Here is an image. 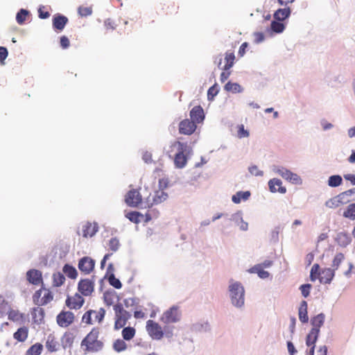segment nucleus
Masks as SVG:
<instances>
[{
  "label": "nucleus",
  "mask_w": 355,
  "mask_h": 355,
  "mask_svg": "<svg viewBox=\"0 0 355 355\" xmlns=\"http://www.w3.org/2000/svg\"><path fill=\"white\" fill-rule=\"evenodd\" d=\"M99 331L93 329L90 333L83 340L82 346L85 345L86 349L89 352H98L103 347V343L98 340Z\"/></svg>",
  "instance_id": "2"
},
{
  "label": "nucleus",
  "mask_w": 355,
  "mask_h": 355,
  "mask_svg": "<svg viewBox=\"0 0 355 355\" xmlns=\"http://www.w3.org/2000/svg\"><path fill=\"white\" fill-rule=\"evenodd\" d=\"M345 204L344 202H343L342 198H340V195L329 199L325 202V205L329 208H336L339 207L340 205Z\"/></svg>",
  "instance_id": "33"
},
{
  "label": "nucleus",
  "mask_w": 355,
  "mask_h": 355,
  "mask_svg": "<svg viewBox=\"0 0 355 355\" xmlns=\"http://www.w3.org/2000/svg\"><path fill=\"white\" fill-rule=\"evenodd\" d=\"M97 227L91 223H87L83 226V236L92 237L97 232Z\"/></svg>",
  "instance_id": "32"
},
{
  "label": "nucleus",
  "mask_w": 355,
  "mask_h": 355,
  "mask_svg": "<svg viewBox=\"0 0 355 355\" xmlns=\"http://www.w3.org/2000/svg\"><path fill=\"white\" fill-rule=\"evenodd\" d=\"M62 345L64 349L69 348L73 343V337L71 334H64L61 339Z\"/></svg>",
  "instance_id": "38"
},
{
  "label": "nucleus",
  "mask_w": 355,
  "mask_h": 355,
  "mask_svg": "<svg viewBox=\"0 0 355 355\" xmlns=\"http://www.w3.org/2000/svg\"><path fill=\"white\" fill-rule=\"evenodd\" d=\"M266 37H269L266 35V30L264 32H255L254 33V41L256 44H259L263 42Z\"/></svg>",
  "instance_id": "54"
},
{
  "label": "nucleus",
  "mask_w": 355,
  "mask_h": 355,
  "mask_svg": "<svg viewBox=\"0 0 355 355\" xmlns=\"http://www.w3.org/2000/svg\"><path fill=\"white\" fill-rule=\"evenodd\" d=\"M343 183V178L340 175H333L329 177L327 184L330 187H337Z\"/></svg>",
  "instance_id": "36"
},
{
  "label": "nucleus",
  "mask_w": 355,
  "mask_h": 355,
  "mask_svg": "<svg viewBox=\"0 0 355 355\" xmlns=\"http://www.w3.org/2000/svg\"><path fill=\"white\" fill-rule=\"evenodd\" d=\"M94 282L88 279H81L78 285V291L85 296H89L94 291Z\"/></svg>",
  "instance_id": "8"
},
{
  "label": "nucleus",
  "mask_w": 355,
  "mask_h": 355,
  "mask_svg": "<svg viewBox=\"0 0 355 355\" xmlns=\"http://www.w3.org/2000/svg\"><path fill=\"white\" fill-rule=\"evenodd\" d=\"M196 124L191 120L184 119L179 124V132L180 134L190 135L196 129Z\"/></svg>",
  "instance_id": "9"
},
{
  "label": "nucleus",
  "mask_w": 355,
  "mask_h": 355,
  "mask_svg": "<svg viewBox=\"0 0 355 355\" xmlns=\"http://www.w3.org/2000/svg\"><path fill=\"white\" fill-rule=\"evenodd\" d=\"M227 294L231 305L238 311H243L245 306V291L243 284L230 279Z\"/></svg>",
  "instance_id": "1"
},
{
  "label": "nucleus",
  "mask_w": 355,
  "mask_h": 355,
  "mask_svg": "<svg viewBox=\"0 0 355 355\" xmlns=\"http://www.w3.org/2000/svg\"><path fill=\"white\" fill-rule=\"evenodd\" d=\"M193 332H207L210 330V325L207 321H200L193 324L190 328Z\"/></svg>",
  "instance_id": "20"
},
{
  "label": "nucleus",
  "mask_w": 355,
  "mask_h": 355,
  "mask_svg": "<svg viewBox=\"0 0 355 355\" xmlns=\"http://www.w3.org/2000/svg\"><path fill=\"white\" fill-rule=\"evenodd\" d=\"M146 329L153 339L161 340L164 336V332L161 326L151 320L147 321Z\"/></svg>",
  "instance_id": "5"
},
{
  "label": "nucleus",
  "mask_w": 355,
  "mask_h": 355,
  "mask_svg": "<svg viewBox=\"0 0 355 355\" xmlns=\"http://www.w3.org/2000/svg\"><path fill=\"white\" fill-rule=\"evenodd\" d=\"M191 120L195 123H200L205 119L204 110L201 106H195L190 111Z\"/></svg>",
  "instance_id": "14"
},
{
  "label": "nucleus",
  "mask_w": 355,
  "mask_h": 355,
  "mask_svg": "<svg viewBox=\"0 0 355 355\" xmlns=\"http://www.w3.org/2000/svg\"><path fill=\"white\" fill-rule=\"evenodd\" d=\"M343 216L350 220H355V203L349 205L343 212Z\"/></svg>",
  "instance_id": "39"
},
{
  "label": "nucleus",
  "mask_w": 355,
  "mask_h": 355,
  "mask_svg": "<svg viewBox=\"0 0 355 355\" xmlns=\"http://www.w3.org/2000/svg\"><path fill=\"white\" fill-rule=\"evenodd\" d=\"M43 349L42 344L36 343L32 345L26 352L25 355H40Z\"/></svg>",
  "instance_id": "40"
},
{
  "label": "nucleus",
  "mask_w": 355,
  "mask_h": 355,
  "mask_svg": "<svg viewBox=\"0 0 355 355\" xmlns=\"http://www.w3.org/2000/svg\"><path fill=\"white\" fill-rule=\"evenodd\" d=\"M164 336L168 339H171L173 336V327L165 326L162 329Z\"/></svg>",
  "instance_id": "63"
},
{
  "label": "nucleus",
  "mask_w": 355,
  "mask_h": 355,
  "mask_svg": "<svg viewBox=\"0 0 355 355\" xmlns=\"http://www.w3.org/2000/svg\"><path fill=\"white\" fill-rule=\"evenodd\" d=\"M59 344L55 340L54 336L50 334L47 337L46 342V347L50 352H56L58 349Z\"/></svg>",
  "instance_id": "28"
},
{
  "label": "nucleus",
  "mask_w": 355,
  "mask_h": 355,
  "mask_svg": "<svg viewBox=\"0 0 355 355\" xmlns=\"http://www.w3.org/2000/svg\"><path fill=\"white\" fill-rule=\"evenodd\" d=\"M291 14L289 8L278 9L273 15L274 20L271 22L282 21L285 20Z\"/></svg>",
  "instance_id": "22"
},
{
  "label": "nucleus",
  "mask_w": 355,
  "mask_h": 355,
  "mask_svg": "<svg viewBox=\"0 0 355 355\" xmlns=\"http://www.w3.org/2000/svg\"><path fill=\"white\" fill-rule=\"evenodd\" d=\"M345 259V256L343 253L340 252L336 254V256L334 258L333 262H332V267L333 269L337 270L340 265V263L343 261Z\"/></svg>",
  "instance_id": "47"
},
{
  "label": "nucleus",
  "mask_w": 355,
  "mask_h": 355,
  "mask_svg": "<svg viewBox=\"0 0 355 355\" xmlns=\"http://www.w3.org/2000/svg\"><path fill=\"white\" fill-rule=\"evenodd\" d=\"M114 349L117 352H121L126 349L127 345L125 342L121 339H117L113 345Z\"/></svg>",
  "instance_id": "46"
},
{
  "label": "nucleus",
  "mask_w": 355,
  "mask_h": 355,
  "mask_svg": "<svg viewBox=\"0 0 355 355\" xmlns=\"http://www.w3.org/2000/svg\"><path fill=\"white\" fill-rule=\"evenodd\" d=\"M335 275L334 270L330 268H324L322 270L319 277L322 284H330Z\"/></svg>",
  "instance_id": "18"
},
{
  "label": "nucleus",
  "mask_w": 355,
  "mask_h": 355,
  "mask_svg": "<svg viewBox=\"0 0 355 355\" xmlns=\"http://www.w3.org/2000/svg\"><path fill=\"white\" fill-rule=\"evenodd\" d=\"M307 302L304 300L302 301L299 308V319L302 323H306L309 321L307 313Z\"/></svg>",
  "instance_id": "23"
},
{
  "label": "nucleus",
  "mask_w": 355,
  "mask_h": 355,
  "mask_svg": "<svg viewBox=\"0 0 355 355\" xmlns=\"http://www.w3.org/2000/svg\"><path fill=\"white\" fill-rule=\"evenodd\" d=\"M95 261L89 257H84L79 260L78 268L85 274H89L94 268Z\"/></svg>",
  "instance_id": "6"
},
{
  "label": "nucleus",
  "mask_w": 355,
  "mask_h": 355,
  "mask_svg": "<svg viewBox=\"0 0 355 355\" xmlns=\"http://www.w3.org/2000/svg\"><path fill=\"white\" fill-rule=\"evenodd\" d=\"M339 195L345 204L352 200H355V188L343 191L339 193Z\"/></svg>",
  "instance_id": "30"
},
{
  "label": "nucleus",
  "mask_w": 355,
  "mask_h": 355,
  "mask_svg": "<svg viewBox=\"0 0 355 355\" xmlns=\"http://www.w3.org/2000/svg\"><path fill=\"white\" fill-rule=\"evenodd\" d=\"M33 319L37 324H41L44 319V311L42 308L35 307L32 312Z\"/></svg>",
  "instance_id": "31"
},
{
  "label": "nucleus",
  "mask_w": 355,
  "mask_h": 355,
  "mask_svg": "<svg viewBox=\"0 0 355 355\" xmlns=\"http://www.w3.org/2000/svg\"><path fill=\"white\" fill-rule=\"evenodd\" d=\"M74 315L71 311H62L57 316V322L62 327L69 326L73 321Z\"/></svg>",
  "instance_id": "10"
},
{
  "label": "nucleus",
  "mask_w": 355,
  "mask_h": 355,
  "mask_svg": "<svg viewBox=\"0 0 355 355\" xmlns=\"http://www.w3.org/2000/svg\"><path fill=\"white\" fill-rule=\"evenodd\" d=\"M65 281L64 275L58 272L53 275V284L54 286H60Z\"/></svg>",
  "instance_id": "42"
},
{
  "label": "nucleus",
  "mask_w": 355,
  "mask_h": 355,
  "mask_svg": "<svg viewBox=\"0 0 355 355\" xmlns=\"http://www.w3.org/2000/svg\"><path fill=\"white\" fill-rule=\"evenodd\" d=\"M159 186L160 189L155 192L152 198H150V197L147 198L146 203L148 207H153L155 205L162 203V202L165 201L168 197V193L163 191L164 189H166L168 187V180H159Z\"/></svg>",
  "instance_id": "3"
},
{
  "label": "nucleus",
  "mask_w": 355,
  "mask_h": 355,
  "mask_svg": "<svg viewBox=\"0 0 355 355\" xmlns=\"http://www.w3.org/2000/svg\"><path fill=\"white\" fill-rule=\"evenodd\" d=\"M62 270L63 272L71 279H76L78 275L76 269L69 264H65Z\"/></svg>",
  "instance_id": "37"
},
{
  "label": "nucleus",
  "mask_w": 355,
  "mask_h": 355,
  "mask_svg": "<svg viewBox=\"0 0 355 355\" xmlns=\"http://www.w3.org/2000/svg\"><path fill=\"white\" fill-rule=\"evenodd\" d=\"M229 220L234 222L235 225L238 226L241 231H247L248 230V223L243 220V211L241 210L230 215Z\"/></svg>",
  "instance_id": "7"
},
{
  "label": "nucleus",
  "mask_w": 355,
  "mask_h": 355,
  "mask_svg": "<svg viewBox=\"0 0 355 355\" xmlns=\"http://www.w3.org/2000/svg\"><path fill=\"white\" fill-rule=\"evenodd\" d=\"M181 319V312L178 306H173L166 310L161 317V321L164 324L176 323Z\"/></svg>",
  "instance_id": "4"
},
{
  "label": "nucleus",
  "mask_w": 355,
  "mask_h": 355,
  "mask_svg": "<svg viewBox=\"0 0 355 355\" xmlns=\"http://www.w3.org/2000/svg\"><path fill=\"white\" fill-rule=\"evenodd\" d=\"M84 299L78 294H76L75 296L71 298L68 297L66 300V305L69 309H80L84 304Z\"/></svg>",
  "instance_id": "15"
},
{
  "label": "nucleus",
  "mask_w": 355,
  "mask_h": 355,
  "mask_svg": "<svg viewBox=\"0 0 355 355\" xmlns=\"http://www.w3.org/2000/svg\"><path fill=\"white\" fill-rule=\"evenodd\" d=\"M325 320V315L322 313L318 314L311 319V324L312 325L311 329H315L320 334V328L324 324Z\"/></svg>",
  "instance_id": "19"
},
{
  "label": "nucleus",
  "mask_w": 355,
  "mask_h": 355,
  "mask_svg": "<svg viewBox=\"0 0 355 355\" xmlns=\"http://www.w3.org/2000/svg\"><path fill=\"white\" fill-rule=\"evenodd\" d=\"M27 280L33 285H39L42 282V272L36 269H31L26 272Z\"/></svg>",
  "instance_id": "12"
},
{
  "label": "nucleus",
  "mask_w": 355,
  "mask_h": 355,
  "mask_svg": "<svg viewBox=\"0 0 355 355\" xmlns=\"http://www.w3.org/2000/svg\"><path fill=\"white\" fill-rule=\"evenodd\" d=\"M53 300V295L51 293V292L48 291L44 293V296L42 297L41 300V303L40 305H45L48 304L49 302H51Z\"/></svg>",
  "instance_id": "64"
},
{
  "label": "nucleus",
  "mask_w": 355,
  "mask_h": 355,
  "mask_svg": "<svg viewBox=\"0 0 355 355\" xmlns=\"http://www.w3.org/2000/svg\"><path fill=\"white\" fill-rule=\"evenodd\" d=\"M285 28V24H270L266 28V35L273 37L276 34L282 33Z\"/></svg>",
  "instance_id": "16"
},
{
  "label": "nucleus",
  "mask_w": 355,
  "mask_h": 355,
  "mask_svg": "<svg viewBox=\"0 0 355 355\" xmlns=\"http://www.w3.org/2000/svg\"><path fill=\"white\" fill-rule=\"evenodd\" d=\"M224 89L227 92H231L234 94L241 93L243 92V88L239 83H232L230 81L225 84Z\"/></svg>",
  "instance_id": "29"
},
{
  "label": "nucleus",
  "mask_w": 355,
  "mask_h": 355,
  "mask_svg": "<svg viewBox=\"0 0 355 355\" xmlns=\"http://www.w3.org/2000/svg\"><path fill=\"white\" fill-rule=\"evenodd\" d=\"M140 216H143V215L138 211H130L125 215L127 218L135 223H139L140 222Z\"/></svg>",
  "instance_id": "49"
},
{
  "label": "nucleus",
  "mask_w": 355,
  "mask_h": 355,
  "mask_svg": "<svg viewBox=\"0 0 355 355\" xmlns=\"http://www.w3.org/2000/svg\"><path fill=\"white\" fill-rule=\"evenodd\" d=\"M187 158L185 155L180 151H176L174 158V164L177 168H182L187 164Z\"/></svg>",
  "instance_id": "26"
},
{
  "label": "nucleus",
  "mask_w": 355,
  "mask_h": 355,
  "mask_svg": "<svg viewBox=\"0 0 355 355\" xmlns=\"http://www.w3.org/2000/svg\"><path fill=\"white\" fill-rule=\"evenodd\" d=\"M288 182L294 184H302V180L297 173H291Z\"/></svg>",
  "instance_id": "57"
},
{
  "label": "nucleus",
  "mask_w": 355,
  "mask_h": 355,
  "mask_svg": "<svg viewBox=\"0 0 355 355\" xmlns=\"http://www.w3.org/2000/svg\"><path fill=\"white\" fill-rule=\"evenodd\" d=\"M319 334L316 330L311 329L306 338V345L310 348L313 346L315 347V343L318 340Z\"/></svg>",
  "instance_id": "27"
},
{
  "label": "nucleus",
  "mask_w": 355,
  "mask_h": 355,
  "mask_svg": "<svg viewBox=\"0 0 355 355\" xmlns=\"http://www.w3.org/2000/svg\"><path fill=\"white\" fill-rule=\"evenodd\" d=\"M14 338L19 342L24 341L28 336V329L26 327H21L13 335Z\"/></svg>",
  "instance_id": "35"
},
{
  "label": "nucleus",
  "mask_w": 355,
  "mask_h": 355,
  "mask_svg": "<svg viewBox=\"0 0 355 355\" xmlns=\"http://www.w3.org/2000/svg\"><path fill=\"white\" fill-rule=\"evenodd\" d=\"M108 246L109 250H112V252H116L119 249L121 244L116 237H113L110 239Z\"/></svg>",
  "instance_id": "48"
},
{
  "label": "nucleus",
  "mask_w": 355,
  "mask_h": 355,
  "mask_svg": "<svg viewBox=\"0 0 355 355\" xmlns=\"http://www.w3.org/2000/svg\"><path fill=\"white\" fill-rule=\"evenodd\" d=\"M248 272L252 274H257L259 277L263 279H267L270 276V273L268 271L264 270L263 268L257 264L250 268Z\"/></svg>",
  "instance_id": "25"
},
{
  "label": "nucleus",
  "mask_w": 355,
  "mask_h": 355,
  "mask_svg": "<svg viewBox=\"0 0 355 355\" xmlns=\"http://www.w3.org/2000/svg\"><path fill=\"white\" fill-rule=\"evenodd\" d=\"M29 12L25 9H21L16 15L17 22H24L27 20Z\"/></svg>",
  "instance_id": "50"
},
{
  "label": "nucleus",
  "mask_w": 355,
  "mask_h": 355,
  "mask_svg": "<svg viewBox=\"0 0 355 355\" xmlns=\"http://www.w3.org/2000/svg\"><path fill=\"white\" fill-rule=\"evenodd\" d=\"M107 279L110 284L115 288L120 289L122 287L121 282L119 279L116 278L114 274H112V275L109 276Z\"/></svg>",
  "instance_id": "52"
},
{
  "label": "nucleus",
  "mask_w": 355,
  "mask_h": 355,
  "mask_svg": "<svg viewBox=\"0 0 355 355\" xmlns=\"http://www.w3.org/2000/svg\"><path fill=\"white\" fill-rule=\"evenodd\" d=\"M271 169L273 173H275V174H278L282 178L284 175L283 174L284 173L285 171L286 170L285 167L278 165H272L271 166Z\"/></svg>",
  "instance_id": "62"
},
{
  "label": "nucleus",
  "mask_w": 355,
  "mask_h": 355,
  "mask_svg": "<svg viewBox=\"0 0 355 355\" xmlns=\"http://www.w3.org/2000/svg\"><path fill=\"white\" fill-rule=\"evenodd\" d=\"M311 287L312 286L310 284H305L300 286V290L304 297H307L309 295Z\"/></svg>",
  "instance_id": "55"
},
{
  "label": "nucleus",
  "mask_w": 355,
  "mask_h": 355,
  "mask_svg": "<svg viewBox=\"0 0 355 355\" xmlns=\"http://www.w3.org/2000/svg\"><path fill=\"white\" fill-rule=\"evenodd\" d=\"M78 12L81 17H87L92 14V8L91 6H81L78 8Z\"/></svg>",
  "instance_id": "53"
},
{
  "label": "nucleus",
  "mask_w": 355,
  "mask_h": 355,
  "mask_svg": "<svg viewBox=\"0 0 355 355\" xmlns=\"http://www.w3.org/2000/svg\"><path fill=\"white\" fill-rule=\"evenodd\" d=\"M8 318L12 321H18L22 318V315L17 311H10L8 314Z\"/></svg>",
  "instance_id": "58"
},
{
  "label": "nucleus",
  "mask_w": 355,
  "mask_h": 355,
  "mask_svg": "<svg viewBox=\"0 0 355 355\" xmlns=\"http://www.w3.org/2000/svg\"><path fill=\"white\" fill-rule=\"evenodd\" d=\"M336 241L340 246L345 248L351 243L352 238L348 233L342 232L337 234Z\"/></svg>",
  "instance_id": "21"
},
{
  "label": "nucleus",
  "mask_w": 355,
  "mask_h": 355,
  "mask_svg": "<svg viewBox=\"0 0 355 355\" xmlns=\"http://www.w3.org/2000/svg\"><path fill=\"white\" fill-rule=\"evenodd\" d=\"M321 272H320V266L318 263H315L311 270L310 279L312 282H315L318 278L320 277Z\"/></svg>",
  "instance_id": "43"
},
{
  "label": "nucleus",
  "mask_w": 355,
  "mask_h": 355,
  "mask_svg": "<svg viewBox=\"0 0 355 355\" xmlns=\"http://www.w3.org/2000/svg\"><path fill=\"white\" fill-rule=\"evenodd\" d=\"M281 232L280 226H276L270 232V242L276 243L279 241V235Z\"/></svg>",
  "instance_id": "51"
},
{
  "label": "nucleus",
  "mask_w": 355,
  "mask_h": 355,
  "mask_svg": "<svg viewBox=\"0 0 355 355\" xmlns=\"http://www.w3.org/2000/svg\"><path fill=\"white\" fill-rule=\"evenodd\" d=\"M249 173L254 176H263V172L259 169L258 166L256 165H252L249 166L248 168Z\"/></svg>",
  "instance_id": "56"
},
{
  "label": "nucleus",
  "mask_w": 355,
  "mask_h": 355,
  "mask_svg": "<svg viewBox=\"0 0 355 355\" xmlns=\"http://www.w3.org/2000/svg\"><path fill=\"white\" fill-rule=\"evenodd\" d=\"M219 92V87L217 83L210 87L207 91V98L209 101H213L214 97Z\"/></svg>",
  "instance_id": "44"
},
{
  "label": "nucleus",
  "mask_w": 355,
  "mask_h": 355,
  "mask_svg": "<svg viewBox=\"0 0 355 355\" xmlns=\"http://www.w3.org/2000/svg\"><path fill=\"white\" fill-rule=\"evenodd\" d=\"M93 313H95V320L101 322L105 317V310L103 308H101L98 311H93Z\"/></svg>",
  "instance_id": "61"
},
{
  "label": "nucleus",
  "mask_w": 355,
  "mask_h": 355,
  "mask_svg": "<svg viewBox=\"0 0 355 355\" xmlns=\"http://www.w3.org/2000/svg\"><path fill=\"white\" fill-rule=\"evenodd\" d=\"M139 303V299L130 297L124 300V304L126 308H130L137 305Z\"/></svg>",
  "instance_id": "59"
},
{
  "label": "nucleus",
  "mask_w": 355,
  "mask_h": 355,
  "mask_svg": "<svg viewBox=\"0 0 355 355\" xmlns=\"http://www.w3.org/2000/svg\"><path fill=\"white\" fill-rule=\"evenodd\" d=\"M125 202L130 207H137L141 202V196L137 190H130L125 196Z\"/></svg>",
  "instance_id": "11"
},
{
  "label": "nucleus",
  "mask_w": 355,
  "mask_h": 355,
  "mask_svg": "<svg viewBox=\"0 0 355 355\" xmlns=\"http://www.w3.org/2000/svg\"><path fill=\"white\" fill-rule=\"evenodd\" d=\"M251 193L249 191H238L232 196V200L235 204H239L241 200L245 201L249 199Z\"/></svg>",
  "instance_id": "24"
},
{
  "label": "nucleus",
  "mask_w": 355,
  "mask_h": 355,
  "mask_svg": "<svg viewBox=\"0 0 355 355\" xmlns=\"http://www.w3.org/2000/svg\"><path fill=\"white\" fill-rule=\"evenodd\" d=\"M135 335V329L131 327H124L122 330V336L124 340H130Z\"/></svg>",
  "instance_id": "41"
},
{
  "label": "nucleus",
  "mask_w": 355,
  "mask_h": 355,
  "mask_svg": "<svg viewBox=\"0 0 355 355\" xmlns=\"http://www.w3.org/2000/svg\"><path fill=\"white\" fill-rule=\"evenodd\" d=\"M234 59L235 55L234 53H226L225 57V64L221 69H223L224 71L229 70L230 68L233 67Z\"/></svg>",
  "instance_id": "34"
},
{
  "label": "nucleus",
  "mask_w": 355,
  "mask_h": 355,
  "mask_svg": "<svg viewBox=\"0 0 355 355\" xmlns=\"http://www.w3.org/2000/svg\"><path fill=\"white\" fill-rule=\"evenodd\" d=\"M173 150L180 151L181 153L186 155H189L192 153V148L189 146L187 143H182L180 141H175L173 144L172 146Z\"/></svg>",
  "instance_id": "17"
},
{
  "label": "nucleus",
  "mask_w": 355,
  "mask_h": 355,
  "mask_svg": "<svg viewBox=\"0 0 355 355\" xmlns=\"http://www.w3.org/2000/svg\"><path fill=\"white\" fill-rule=\"evenodd\" d=\"M50 8L49 6H40L38 8L39 17L42 19H47L50 17Z\"/></svg>",
  "instance_id": "45"
},
{
  "label": "nucleus",
  "mask_w": 355,
  "mask_h": 355,
  "mask_svg": "<svg viewBox=\"0 0 355 355\" xmlns=\"http://www.w3.org/2000/svg\"><path fill=\"white\" fill-rule=\"evenodd\" d=\"M268 187L270 191L272 193L279 192L280 193H285L286 189L282 186V182L281 180L277 178H272L268 182Z\"/></svg>",
  "instance_id": "13"
},
{
  "label": "nucleus",
  "mask_w": 355,
  "mask_h": 355,
  "mask_svg": "<svg viewBox=\"0 0 355 355\" xmlns=\"http://www.w3.org/2000/svg\"><path fill=\"white\" fill-rule=\"evenodd\" d=\"M114 291H106L103 294V298L105 304L110 306L113 304L112 294Z\"/></svg>",
  "instance_id": "60"
}]
</instances>
